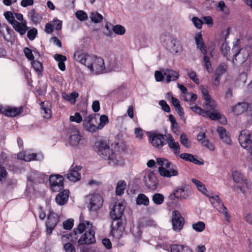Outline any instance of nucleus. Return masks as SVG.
<instances>
[{
    "label": "nucleus",
    "instance_id": "f257e3e1",
    "mask_svg": "<svg viewBox=\"0 0 252 252\" xmlns=\"http://www.w3.org/2000/svg\"><path fill=\"white\" fill-rule=\"evenodd\" d=\"M95 150L104 159L108 160L109 164L113 166L121 165L123 161L118 158L116 153L111 149L106 142L99 140L95 143Z\"/></svg>",
    "mask_w": 252,
    "mask_h": 252
},
{
    "label": "nucleus",
    "instance_id": "f03ea898",
    "mask_svg": "<svg viewBox=\"0 0 252 252\" xmlns=\"http://www.w3.org/2000/svg\"><path fill=\"white\" fill-rule=\"evenodd\" d=\"M160 40L164 48L171 54H176L182 50L180 41L169 32L162 33L160 36Z\"/></svg>",
    "mask_w": 252,
    "mask_h": 252
},
{
    "label": "nucleus",
    "instance_id": "7ed1b4c3",
    "mask_svg": "<svg viewBox=\"0 0 252 252\" xmlns=\"http://www.w3.org/2000/svg\"><path fill=\"white\" fill-rule=\"evenodd\" d=\"M96 114L89 115L85 118L83 121V126L84 129L90 132L94 133L97 130L101 129L105 125L109 123L108 117L105 115H101L100 117V122L97 126H96L93 123V120L96 121Z\"/></svg>",
    "mask_w": 252,
    "mask_h": 252
},
{
    "label": "nucleus",
    "instance_id": "20e7f679",
    "mask_svg": "<svg viewBox=\"0 0 252 252\" xmlns=\"http://www.w3.org/2000/svg\"><path fill=\"white\" fill-rule=\"evenodd\" d=\"M157 162L160 166L158 168V172L161 176L170 178L178 174L177 166L167 159L158 158H157Z\"/></svg>",
    "mask_w": 252,
    "mask_h": 252
},
{
    "label": "nucleus",
    "instance_id": "39448f33",
    "mask_svg": "<svg viewBox=\"0 0 252 252\" xmlns=\"http://www.w3.org/2000/svg\"><path fill=\"white\" fill-rule=\"evenodd\" d=\"M95 242V232L89 230L82 235L78 241L77 250L79 249L80 252H96L94 250H89L86 245H91Z\"/></svg>",
    "mask_w": 252,
    "mask_h": 252
},
{
    "label": "nucleus",
    "instance_id": "423d86ee",
    "mask_svg": "<svg viewBox=\"0 0 252 252\" xmlns=\"http://www.w3.org/2000/svg\"><path fill=\"white\" fill-rule=\"evenodd\" d=\"M232 51L234 53L233 55V63L235 61H237V57L241 56L242 59H240V62L243 63L248 61L250 64L252 62V49L250 46H246L245 48L239 49L238 45L236 44L232 49Z\"/></svg>",
    "mask_w": 252,
    "mask_h": 252
},
{
    "label": "nucleus",
    "instance_id": "0eeeda50",
    "mask_svg": "<svg viewBox=\"0 0 252 252\" xmlns=\"http://www.w3.org/2000/svg\"><path fill=\"white\" fill-rule=\"evenodd\" d=\"M146 134L149 138V142L153 146L158 149H162L163 146L166 144V134H162L158 130L147 131Z\"/></svg>",
    "mask_w": 252,
    "mask_h": 252
},
{
    "label": "nucleus",
    "instance_id": "6e6552de",
    "mask_svg": "<svg viewBox=\"0 0 252 252\" xmlns=\"http://www.w3.org/2000/svg\"><path fill=\"white\" fill-rule=\"evenodd\" d=\"M92 60L90 63H87L86 67L95 74L103 73L105 69L103 59L94 55H92Z\"/></svg>",
    "mask_w": 252,
    "mask_h": 252
},
{
    "label": "nucleus",
    "instance_id": "1a4fd4ad",
    "mask_svg": "<svg viewBox=\"0 0 252 252\" xmlns=\"http://www.w3.org/2000/svg\"><path fill=\"white\" fill-rule=\"evenodd\" d=\"M191 192L190 188L185 185L175 189L168 198L171 200H174L176 198L180 200L187 199L189 197Z\"/></svg>",
    "mask_w": 252,
    "mask_h": 252
},
{
    "label": "nucleus",
    "instance_id": "9d476101",
    "mask_svg": "<svg viewBox=\"0 0 252 252\" xmlns=\"http://www.w3.org/2000/svg\"><path fill=\"white\" fill-rule=\"evenodd\" d=\"M60 220V217L55 213L50 208L47 215V220L46 222V230L48 235H51L54 228Z\"/></svg>",
    "mask_w": 252,
    "mask_h": 252
},
{
    "label": "nucleus",
    "instance_id": "9b49d317",
    "mask_svg": "<svg viewBox=\"0 0 252 252\" xmlns=\"http://www.w3.org/2000/svg\"><path fill=\"white\" fill-rule=\"evenodd\" d=\"M238 140L242 147L251 150V154L252 155V131L250 132L247 129L242 130Z\"/></svg>",
    "mask_w": 252,
    "mask_h": 252
},
{
    "label": "nucleus",
    "instance_id": "f8f14e48",
    "mask_svg": "<svg viewBox=\"0 0 252 252\" xmlns=\"http://www.w3.org/2000/svg\"><path fill=\"white\" fill-rule=\"evenodd\" d=\"M51 188L53 191H59L64 188L63 178L60 175H53L49 177Z\"/></svg>",
    "mask_w": 252,
    "mask_h": 252
},
{
    "label": "nucleus",
    "instance_id": "ddd939ff",
    "mask_svg": "<svg viewBox=\"0 0 252 252\" xmlns=\"http://www.w3.org/2000/svg\"><path fill=\"white\" fill-rule=\"evenodd\" d=\"M172 224L173 229L177 232L180 231L184 224V219L178 211L172 212Z\"/></svg>",
    "mask_w": 252,
    "mask_h": 252
},
{
    "label": "nucleus",
    "instance_id": "4468645a",
    "mask_svg": "<svg viewBox=\"0 0 252 252\" xmlns=\"http://www.w3.org/2000/svg\"><path fill=\"white\" fill-rule=\"evenodd\" d=\"M146 187L151 190H156L158 184V180L154 171H150L146 174L144 177Z\"/></svg>",
    "mask_w": 252,
    "mask_h": 252
},
{
    "label": "nucleus",
    "instance_id": "2eb2a0df",
    "mask_svg": "<svg viewBox=\"0 0 252 252\" xmlns=\"http://www.w3.org/2000/svg\"><path fill=\"white\" fill-rule=\"evenodd\" d=\"M103 199L99 194H94L90 198L89 208L90 211H95L100 208L103 204Z\"/></svg>",
    "mask_w": 252,
    "mask_h": 252
},
{
    "label": "nucleus",
    "instance_id": "dca6fc26",
    "mask_svg": "<svg viewBox=\"0 0 252 252\" xmlns=\"http://www.w3.org/2000/svg\"><path fill=\"white\" fill-rule=\"evenodd\" d=\"M126 224V220H121L120 221H118L116 225L117 228L115 229L114 227H112L110 231V234L117 240L121 239L123 235V232L125 230V226Z\"/></svg>",
    "mask_w": 252,
    "mask_h": 252
},
{
    "label": "nucleus",
    "instance_id": "f3484780",
    "mask_svg": "<svg viewBox=\"0 0 252 252\" xmlns=\"http://www.w3.org/2000/svg\"><path fill=\"white\" fill-rule=\"evenodd\" d=\"M228 66L225 63H221L216 68L213 80L214 85L216 86L220 84V80L222 76L227 72Z\"/></svg>",
    "mask_w": 252,
    "mask_h": 252
},
{
    "label": "nucleus",
    "instance_id": "a211bd4d",
    "mask_svg": "<svg viewBox=\"0 0 252 252\" xmlns=\"http://www.w3.org/2000/svg\"><path fill=\"white\" fill-rule=\"evenodd\" d=\"M124 210L125 206L122 203L116 202L110 213L111 219L113 220H118V221L122 220L121 218Z\"/></svg>",
    "mask_w": 252,
    "mask_h": 252
},
{
    "label": "nucleus",
    "instance_id": "6ab92c4d",
    "mask_svg": "<svg viewBox=\"0 0 252 252\" xmlns=\"http://www.w3.org/2000/svg\"><path fill=\"white\" fill-rule=\"evenodd\" d=\"M74 58L76 62L85 66H86L87 63H90L92 60V55L89 54L83 50H78L75 52Z\"/></svg>",
    "mask_w": 252,
    "mask_h": 252
},
{
    "label": "nucleus",
    "instance_id": "aec40b11",
    "mask_svg": "<svg viewBox=\"0 0 252 252\" xmlns=\"http://www.w3.org/2000/svg\"><path fill=\"white\" fill-rule=\"evenodd\" d=\"M84 138L79 134V132L78 130H75L72 131L69 138V142L70 145L80 148L81 145L84 144Z\"/></svg>",
    "mask_w": 252,
    "mask_h": 252
},
{
    "label": "nucleus",
    "instance_id": "412c9836",
    "mask_svg": "<svg viewBox=\"0 0 252 252\" xmlns=\"http://www.w3.org/2000/svg\"><path fill=\"white\" fill-rule=\"evenodd\" d=\"M23 111L22 107L19 108L6 106L3 108L0 105V112L7 117H15L22 113Z\"/></svg>",
    "mask_w": 252,
    "mask_h": 252
},
{
    "label": "nucleus",
    "instance_id": "4be33fe9",
    "mask_svg": "<svg viewBox=\"0 0 252 252\" xmlns=\"http://www.w3.org/2000/svg\"><path fill=\"white\" fill-rule=\"evenodd\" d=\"M82 166L76 165L70 169L69 172L65 175L66 178L72 182L78 181L81 179V174L79 173L82 169Z\"/></svg>",
    "mask_w": 252,
    "mask_h": 252
},
{
    "label": "nucleus",
    "instance_id": "5701e85b",
    "mask_svg": "<svg viewBox=\"0 0 252 252\" xmlns=\"http://www.w3.org/2000/svg\"><path fill=\"white\" fill-rule=\"evenodd\" d=\"M69 193V190L67 189H64L62 191H60L56 197L55 200L56 203L61 206L66 204L68 201Z\"/></svg>",
    "mask_w": 252,
    "mask_h": 252
},
{
    "label": "nucleus",
    "instance_id": "b1692460",
    "mask_svg": "<svg viewBox=\"0 0 252 252\" xmlns=\"http://www.w3.org/2000/svg\"><path fill=\"white\" fill-rule=\"evenodd\" d=\"M217 131L219 133L220 139L227 144H231V140L229 135V133L225 128L222 126H218Z\"/></svg>",
    "mask_w": 252,
    "mask_h": 252
},
{
    "label": "nucleus",
    "instance_id": "393cba45",
    "mask_svg": "<svg viewBox=\"0 0 252 252\" xmlns=\"http://www.w3.org/2000/svg\"><path fill=\"white\" fill-rule=\"evenodd\" d=\"M162 71L164 72V75L166 77L165 82L167 83L172 81H176L179 77V74L176 71L168 68L163 69Z\"/></svg>",
    "mask_w": 252,
    "mask_h": 252
},
{
    "label": "nucleus",
    "instance_id": "a878e982",
    "mask_svg": "<svg viewBox=\"0 0 252 252\" xmlns=\"http://www.w3.org/2000/svg\"><path fill=\"white\" fill-rule=\"evenodd\" d=\"M12 27L21 36L24 35L30 28L27 25L26 21H24L23 23L17 21L13 24Z\"/></svg>",
    "mask_w": 252,
    "mask_h": 252
},
{
    "label": "nucleus",
    "instance_id": "bb28decb",
    "mask_svg": "<svg viewBox=\"0 0 252 252\" xmlns=\"http://www.w3.org/2000/svg\"><path fill=\"white\" fill-rule=\"evenodd\" d=\"M250 107V104L247 102L238 103L233 107V112L236 115H239L246 112Z\"/></svg>",
    "mask_w": 252,
    "mask_h": 252
},
{
    "label": "nucleus",
    "instance_id": "cd10ccee",
    "mask_svg": "<svg viewBox=\"0 0 252 252\" xmlns=\"http://www.w3.org/2000/svg\"><path fill=\"white\" fill-rule=\"evenodd\" d=\"M79 233L75 231L74 229L72 232L69 233L68 234L63 235L62 237L63 240V241H69L70 242L73 244L78 243V241L79 240Z\"/></svg>",
    "mask_w": 252,
    "mask_h": 252
},
{
    "label": "nucleus",
    "instance_id": "c85d7f7f",
    "mask_svg": "<svg viewBox=\"0 0 252 252\" xmlns=\"http://www.w3.org/2000/svg\"><path fill=\"white\" fill-rule=\"evenodd\" d=\"M234 181L237 184H245L246 187L248 186L245 176L239 171H234L232 174Z\"/></svg>",
    "mask_w": 252,
    "mask_h": 252
},
{
    "label": "nucleus",
    "instance_id": "c756f323",
    "mask_svg": "<svg viewBox=\"0 0 252 252\" xmlns=\"http://www.w3.org/2000/svg\"><path fill=\"white\" fill-rule=\"evenodd\" d=\"M62 95L66 101L74 104L76 103V99L78 97L79 94L76 91H74L70 94H67L64 92L62 93Z\"/></svg>",
    "mask_w": 252,
    "mask_h": 252
},
{
    "label": "nucleus",
    "instance_id": "7c9ffc66",
    "mask_svg": "<svg viewBox=\"0 0 252 252\" xmlns=\"http://www.w3.org/2000/svg\"><path fill=\"white\" fill-rule=\"evenodd\" d=\"M29 19L35 25L38 24L42 20V17L34 9H32L28 13Z\"/></svg>",
    "mask_w": 252,
    "mask_h": 252
},
{
    "label": "nucleus",
    "instance_id": "2f4dec72",
    "mask_svg": "<svg viewBox=\"0 0 252 252\" xmlns=\"http://www.w3.org/2000/svg\"><path fill=\"white\" fill-rule=\"evenodd\" d=\"M220 205H218V204L215 203V202H212V206L216 208V209L223 214L224 217L227 220H228V219L230 218V216L227 212V208L225 206H224V204L221 202L220 203Z\"/></svg>",
    "mask_w": 252,
    "mask_h": 252
},
{
    "label": "nucleus",
    "instance_id": "473e14b6",
    "mask_svg": "<svg viewBox=\"0 0 252 252\" xmlns=\"http://www.w3.org/2000/svg\"><path fill=\"white\" fill-rule=\"evenodd\" d=\"M137 205H143L148 206L149 204V199L148 197L143 193H140L138 195L136 199Z\"/></svg>",
    "mask_w": 252,
    "mask_h": 252
},
{
    "label": "nucleus",
    "instance_id": "72a5a7b5",
    "mask_svg": "<svg viewBox=\"0 0 252 252\" xmlns=\"http://www.w3.org/2000/svg\"><path fill=\"white\" fill-rule=\"evenodd\" d=\"M126 183L125 181H119L116 188V194L119 196L122 195L124 192V190L126 189Z\"/></svg>",
    "mask_w": 252,
    "mask_h": 252
},
{
    "label": "nucleus",
    "instance_id": "f704fd0d",
    "mask_svg": "<svg viewBox=\"0 0 252 252\" xmlns=\"http://www.w3.org/2000/svg\"><path fill=\"white\" fill-rule=\"evenodd\" d=\"M90 18L91 20L94 23H99L103 19L102 15L97 12H93L90 13Z\"/></svg>",
    "mask_w": 252,
    "mask_h": 252
},
{
    "label": "nucleus",
    "instance_id": "c9c22d12",
    "mask_svg": "<svg viewBox=\"0 0 252 252\" xmlns=\"http://www.w3.org/2000/svg\"><path fill=\"white\" fill-rule=\"evenodd\" d=\"M8 176V172L5 168L3 166L0 161V183L1 184H4L6 181V179Z\"/></svg>",
    "mask_w": 252,
    "mask_h": 252
},
{
    "label": "nucleus",
    "instance_id": "e433bc0d",
    "mask_svg": "<svg viewBox=\"0 0 252 252\" xmlns=\"http://www.w3.org/2000/svg\"><path fill=\"white\" fill-rule=\"evenodd\" d=\"M209 98L208 100H205L206 102L203 104V107L206 110H214L216 107V104L214 99H212L211 97Z\"/></svg>",
    "mask_w": 252,
    "mask_h": 252
},
{
    "label": "nucleus",
    "instance_id": "4c0bfd02",
    "mask_svg": "<svg viewBox=\"0 0 252 252\" xmlns=\"http://www.w3.org/2000/svg\"><path fill=\"white\" fill-rule=\"evenodd\" d=\"M164 200V196L159 193H156L152 196V200L156 205H161Z\"/></svg>",
    "mask_w": 252,
    "mask_h": 252
},
{
    "label": "nucleus",
    "instance_id": "58836bf2",
    "mask_svg": "<svg viewBox=\"0 0 252 252\" xmlns=\"http://www.w3.org/2000/svg\"><path fill=\"white\" fill-rule=\"evenodd\" d=\"M220 113L217 110H207V114H206V118H209L213 121H217L218 117L220 116Z\"/></svg>",
    "mask_w": 252,
    "mask_h": 252
},
{
    "label": "nucleus",
    "instance_id": "ea45409f",
    "mask_svg": "<svg viewBox=\"0 0 252 252\" xmlns=\"http://www.w3.org/2000/svg\"><path fill=\"white\" fill-rule=\"evenodd\" d=\"M32 64L35 70V71L37 72L38 74H41L43 71V65L42 63L37 61V60H34L32 61Z\"/></svg>",
    "mask_w": 252,
    "mask_h": 252
},
{
    "label": "nucleus",
    "instance_id": "a19ab883",
    "mask_svg": "<svg viewBox=\"0 0 252 252\" xmlns=\"http://www.w3.org/2000/svg\"><path fill=\"white\" fill-rule=\"evenodd\" d=\"M168 147L173 150L174 154L176 156H178L180 153V147L178 142L175 141L172 142H170L168 144Z\"/></svg>",
    "mask_w": 252,
    "mask_h": 252
},
{
    "label": "nucleus",
    "instance_id": "79ce46f5",
    "mask_svg": "<svg viewBox=\"0 0 252 252\" xmlns=\"http://www.w3.org/2000/svg\"><path fill=\"white\" fill-rule=\"evenodd\" d=\"M113 33L114 34L123 35L126 32L125 28L120 25H116L113 27Z\"/></svg>",
    "mask_w": 252,
    "mask_h": 252
},
{
    "label": "nucleus",
    "instance_id": "37998d69",
    "mask_svg": "<svg viewBox=\"0 0 252 252\" xmlns=\"http://www.w3.org/2000/svg\"><path fill=\"white\" fill-rule=\"evenodd\" d=\"M4 16L6 20L10 23L12 26L17 21L15 20V17L11 11H6L4 13Z\"/></svg>",
    "mask_w": 252,
    "mask_h": 252
},
{
    "label": "nucleus",
    "instance_id": "c03bdc74",
    "mask_svg": "<svg viewBox=\"0 0 252 252\" xmlns=\"http://www.w3.org/2000/svg\"><path fill=\"white\" fill-rule=\"evenodd\" d=\"M114 26L110 23L107 22L105 26L106 31L104 33L108 36L114 37L115 36L113 31V27Z\"/></svg>",
    "mask_w": 252,
    "mask_h": 252
},
{
    "label": "nucleus",
    "instance_id": "a18cd8bd",
    "mask_svg": "<svg viewBox=\"0 0 252 252\" xmlns=\"http://www.w3.org/2000/svg\"><path fill=\"white\" fill-rule=\"evenodd\" d=\"M192 228L197 232H202L205 228V224L203 221H198L192 225Z\"/></svg>",
    "mask_w": 252,
    "mask_h": 252
},
{
    "label": "nucleus",
    "instance_id": "49530a36",
    "mask_svg": "<svg viewBox=\"0 0 252 252\" xmlns=\"http://www.w3.org/2000/svg\"><path fill=\"white\" fill-rule=\"evenodd\" d=\"M40 107L41 110L43 111V113L45 114V115L43 117L46 118H50L52 115V111L50 108L48 107V106H45L44 102H42L40 103Z\"/></svg>",
    "mask_w": 252,
    "mask_h": 252
},
{
    "label": "nucleus",
    "instance_id": "de8ad7c7",
    "mask_svg": "<svg viewBox=\"0 0 252 252\" xmlns=\"http://www.w3.org/2000/svg\"><path fill=\"white\" fill-rule=\"evenodd\" d=\"M180 141L186 148H189L191 147L190 142L189 141L188 138L185 133H182L180 136Z\"/></svg>",
    "mask_w": 252,
    "mask_h": 252
},
{
    "label": "nucleus",
    "instance_id": "09e8293b",
    "mask_svg": "<svg viewBox=\"0 0 252 252\" xmlns=\"http://www.w3.org/2000/svg\"><path fill=\"white\" fill-rule=\"evenodd\" d=\"M191 109L197 114H199L204 117H206V114H207V110L206 109L204 110L201 107L197 105H195L193 107H191Z\"/></svg>",
    "mask_w": 252,
    "mask_h": 252
},
{
    "label": "nucleus",
    "instance_id": "8fccbe9b",
    "mask_svg": "<svg viewBox=\"0 0 252 252\" xmlns=\"http://www.w3.org/2000/svg\"><path fill=\"white\" fill-rule=\"evenodd\" d=\"M37 34V30L35 28H32L28 30L27 36L30 40H34Z\"/></svg>",
    "mask_w": 252,
    "mask_h": 252
},
{
    "label": "nucleus",
    "instance_id": "3c124183",
    "mask_svg": "<svg viewBox=\"0 0 252 252\" xmlns=\"http://www.w3.org/2000/svg\"><path fill=\"white\" fill-rule=\"evenodd\" d=\"M6 30L7 31V34L9 35V37H7L4 34H3V38L8 42H12V39H14L15 37V32L9 27H7Z\"/></svg>",
    "mask_w": 252,
    "mask_h": 252
},
{
    "label": "nucleus",
    "instance_id": "603ef678",
    "mask_svg": "<svg viewBox=\"0 0 252 252\" xmlns=\"http://www.w3.org/2000/svg\"><path fill=\"white\" fill-rule=\"evenodd\" d=\"M74 244L67 242L63 244V249L65 252H76Z\"/></svg>",
    "mask_w": 252,
    "mask_h": 252
},
{
    "label": "nucleus",
    "instance_id": "864d4df0",
    "mask_svg": "<svg viewBox=\"0 0 252 252\" xmlns=\"http://www.w3.org/2000/svg\"><path fill=\"white\" fill-rule=\"evenodd\" d=\"M74 220L72 219H68L63 222V227L65 230H70L73 226Z\"/></svg>",
    "mask_w": 252,
    "mask_h": 252
},
{
    "label": "nucleus",
    "instance_id": "5fc2aeb1",
    "mask_svg": "<svg viewBox=\"0 0 252 252\" xmlns=\"http://www.w3.org/2000/svg\"><path fill=\"white\" fill-rule=\"evenodd\" d=\"M77 18L81 21H85L88 19L87 13L82 10L77 11L75 13Z\"/></svg>",
    "mask_w": 252,
    "mask_h": 252
},
{
    "label": "nucleus",
    "instance_id": "6e6d98bb",
    "mask_svg": "<svg viewBox=\"0 0 252 252\" xmlns=\"http://www.w3.org/2000/svg\"><path fill=\"white\" fill-rule=\"evenodd\" d=\"M24 53L25 54V57L30 61H33L34 59V57L32 54V50L29 48L28 47H26L24 49Z\"/></svg>",
    "mask_w": 252,
    "mask_h": 252
},
{
    "label": "nucleus",
    "instance_id": "4d7b16f0",
    "mask_svg": "<svg viewBox=\"0 0 252 252\" xmlns=\"http://www.w3.org/2000/svg\"><path fill=\"white\" fill-rule=\"evenodd\" d=\"M188 75L189 78L191 79L196 84H199V80L198 78L196 72L193 70L189 71Z\"/></svg>",
    "mask_w": 252,
    "mask_h": 252
},
{
    "label": "nucleus",
    "instance_id": "13d9d810",
    "mask_svg": "<svg viewBox=\"0 0 252 252\" xmlns=\"http://www.w3.org/2000/svg\"><path fill=\"white\" fill-rule=\"evenodd\" d=\"M69 119L70 121L75 122L77 123H80L82 121V117L78 112H76L74 116H71Z\"/></svg>",
    "mask_w": 252,
    "mask_h": 252
},
{
    "label": "nucleus",
    "instance_id": "bf43d9fd",
    "mask_svg": "<svg viewBox=\"0 0 252 252\" xmlns=\"http://www.w3.org/2000/svg\"><path fill=\"white\" fill-rule=\"evenodd\" d=\"M159 105L161 107L162 109L167 113L170 112V108L169 105L164 100H160L159 102Z\"/></svg>",
    "mask_w": 252,
    "mask_h": 252
},
{
    "label": "nucleus",
    "instance_id": "052dcab7",
    "mask_svg": "<svg viewBox=\"0 0 252 252\" xmlns=\"http://www.w3.org/2000/svg\"><path fill=\"white\" fill-rule=\"evenodd\" d=\"M225 41L223 43L221 47V52L224 57L227 56L228 52L230 51V47Z\"/></svg>",
    "mask_w": 252,
    "mask_h": 252
},
{
    "label": "nucleus",
    "instance_id": "680f3d73",
    "mask_svg": "<svg viewBox=\"0 0 252 252\" xmlns=\"http://www.w3.org/2000/svg\"><path fill=\"white\" fill-rule=\"evenodd\" d=\"M134 227L133 228H131L130 231L135 238L139 239L142 233L141 230L138 226L135 228V232H134Z\"/></svg>",
    "mask_w": 252,
    "mask_h": 252
},
{
    "label": "nucleus",
    "instance_id": "e2e57ef3",
    "mask_svg": "<svg viewBox=\"0 0 252 252\" xmlns=\"http://www.w3.org/2000/svg\"><path fill=\"white\" fill-rule=\"evenodd\" d=\"M201 144L203 146L207 147L211 151H213L215 149L214 145L208 139H205L203 140L201 142Z\"/></svg>",
    "mask_w": 252,
    "mask_h": 252
},
{
    "label": "nucleus",
    "instance_id": "0e129e2a",
    "mask_svg": "<svg viewBox=\"0 0 252 252\" xmlns=\"http://www.w3.org/2000/svg\"><path fill=\"white\" fill-rule=\"evenodd\" d=\"M183 245L178 244H172L170 246V249L171 252H181Z\"/></svg>",
    "mask_w": 252,
    "mask_h": 252
},
{
    "label": "nucleus",
    "instance_id": "69168bd1",
    "mask_svg": "<svg viewBox=\"0 0 252 252\" xmlns=\"http://www.w3.org/2000/svg\"><path fill=\"white\" fill-rule=\"evenodd\" d=\"M164 73H162L160 71H156L155 72V77L156 80L157 82H161L164 79Z\"/></svg>",
    "mask_w": 252,
    "mask_h": 252
},
{
    "label": "nucleus",
    "instance_id": "338daca9",
    "mask_svg": "<svg viewBox=\"0 0 252 252\" xmlns=\"http://www.w3.org/2000/svg\"><path fill=\"white\" fill-rule=\"evenodd\" d=\"M192 22L195 27L198 29H201L202 26V21L197 17H194L192 19Z\"/></svg>",
    "mask_w": 252,
    "mask_h": 252
},
{
    "label": "nucleus",
    "instance_id": "774afa93",
    "mask_svg": "<svg viewBox=\"0 0 252 252\" xmlns=\"http://www.w3.org/2000/svg\"><path fill=\"white\" fill-rule=\"evenodd\" d=\"M86 229V224L85 223H80L76 228L74 230L77 232L79 234H82Z\"/></svg>",
    "mask_w": 252,
    "mask_h": 252
}]
</instances>
